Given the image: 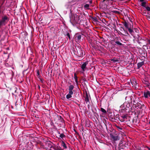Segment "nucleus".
<instances>
[{
	"label": "nucleus",
	"mask_w": 150,
	"mask_h": 150,
	"mask_svg": "<svg viewBox=\"0 0 150 150\" xmlns=\"http://www.w3.org/2000/svg\"><path fill=\"white\" fill-rule=\"evenodd\" d=\"M92 18L93 20L94 21H97L98 20L97 18L96 17H93Z\"/></svg>",
	"instance_id": "obj_35"
},
{
	"label": "nucleus",
	"mask_w": 150,
	"mask_h": 150,
	"mask_svg": "<svg viewBox=\"0 0 150 150\" xmlns=\"http://www.w3.org/2000/svg\"><path fill=\"white\" fill-rule=\"evenodd\" d=\"M49 142L50 143V141H49Z\"/></svg>",
	"instance_id": "obj_52"
},
{
	"label": "nucleus",
	"mask_w": 150,
	"mask_h": 150,
	"mask_svg": "<svg viewBox=\"0 0 150 150\" xmlns=\"http://www.w3.org/2000/svg\"><path fill=\"white\" fill-rule=\"evenodd\" d=\"M131 103H132L133 105H135V107H136V104L137 103L136 102L135 100L134 99L132 100V98H131Z\"/></svg>",
	"instance_id": "obj_19"
},
{
	"label": "nucleus",
	"mask_w": 150,
	"mask_h": 150,
	"mask_svg": "<svg viewBox=\"0 0 150 150\" xmlns=\"http://www.w3.org/2000/svg\"><path fill=\"white\" fill-rule=\"evenodd\" d=\"M74 88V86L72 85H70L69 86V93L66 96L67 99H69L71 97V95L73 94V92L74 91L73 90Z\"/></svg>",
	"instance_id": "obj_2"
},
{
	"label": "nucleus",
	"mask_w": 150,
	"mask_h": 150,
	"mask_svg": "<svg viewBox=\"0 0 150 150\" xmlns=\"http://www.w3.org/2000/svg\"><path fill=\"white\" fill-rule=\"evenodd\" d=\"M140 2H142L144 1H145V0H139Z\"/></svg>",
	"instance_id": "obj_44"
},
{
	"label": "nucleus",
	"mask_w": 150,
	"mask_h": 150,
	"mask_svg": "<svg viewBox=\"0 0 150 150\" xmlns=\"http://www.w3.org/2000/svg\"><path fill=\"white\" fill-rule=\"evenodd\" d=\"M115 0H108V2L109 4H111L113 2H115Z\"/></svg>",
	"instance_id": "obj_33"
},
{
	"label": "nucleus",
	"mask_w": 150,
	"mask_h": 150,
	"mask_svg": "<svg viewBox=\"0 0 150 150\" xmlns=\"http://www.w3.org/2000/svg\"><path fill=\"white\" fill-rule=\"evenodd\" d=\"M37 74H38V75H37V76H38V75H39V71H37Z\"/></svg>",
	"instance_id": "obj_42"
},
{
	"label": "nucleus",
	"mask_w": 150,
	"mask_h": 150,
	"mask_svg": "<svg viewBox=\"0 0 150 150\" xmlns=\"http://www.w3.org/2000/svg\"><path fill=\"white\" fill-rule=\"evenodd\" d=\"M89 106H90V105H88V108H89Z\"/></svg>",
	"instance_id": "obj_50"
},
{
	"label": "nucleus",
	"mask_w": 150,
	"mask_h": 150,
	"mask_svg": "<svg viewBox=\"0 0 150 150\" xmlns=\"http://www.w3.org/2000/svg\"><path fill=\"white\" fill-rule=\"evenodd\" d=\"M76 51L75 54L79 57H83L85 55V52L83 51L80 46H77L76 47Z\"/></svg>",
	"instance_id": "obj_1"
},
{
	"label": "nucleus",
	"mask_w": 150,
	"mask_h": 150,
	"mask_svg": "<svg viewBox=\"0 0 150 150\" xmlns=\"http://www.w3.org/2000/svg\"><path fill=\"white\" fill-rule=\"evenodd\" d=\"M116 127L117 128L118 130L121 131L122 129V128L116 125Z\"/></svg>",
	"instance_id": "obj_27"
},
{
	"label": "nucleus",
	"mask_w": 150,
	"mask_h": 150,
	"mask_svg": "<svg viewBox=\"0 0 150 150\" xmlns=\"http://www.w3.org/2000/svg\"><path fill=\"white\" fill-rule=\"evenodd\" d=\"M112 12L113 13H115L116 14H119L120 13L118 11H112Z\"/></svg>",
	"instance_id": "obj_32"
},
{
	"label": "nucleus",
	"mask_w": 150,
	"mask_h": 150,
	"mask_svg": "<svg viewBox=\"0 0 150 150\" xmlns=\"http://www.w3.org/2000/svg\"><path fill=\"white\" fill-rule=\"evenodd\" d=\"M85 100L87 102H88L89 100V98L87 93H86L85 97Z\"/></svg>",
	"instance_id": "obj_21"
},
{
	"label": "nucleus",
	"mask_w": 150,
	"mask_h": 150,
	"mask_svg": "<svg viewBox=\"0 0 150 150\" xmlns=\"http://www.w3.org/2000/svg\"><path fill=\"white\" fill-rule=\"evenodd\" d=\"M58 133L59 134H60V137L62 138L63 137H65V136L63 133L60 134V132L59 131H58Z\"/></svg>",
	"instance_id": "obj_24"
},
{
	"label": "nucleus",
	"mask_w": 150,
	"mask_h": 150,
	"mask_svg": "<svg viewBox=\"0 0 150 150\" xmlns=\"http://www.w3.org/2000/svg\"><path fill=\"white\" fill-rule=\"evenodd\" d=\"M137 150H141V148L140 147H138V148H137Z\"/></svg>",
	"instance_id": "obj_39"
},
{
	"label": "nucleus",
	"mask_w": 150,
	"mask_h": 150,
	"mask_svg": "<svg viewBox=\"0 0 150 150\" xmlns=\"http://www.w3.org/2000/svg\"><path fill=\"white\" fill-rule=\"evenodd\" d=\"M112 116H112V115H111V116H110V117L111 118V117H112Z\"/></svg>",
	"instance_id": "obj_47"
},
{
	"label": "nucleus",
	"mask_w": 150,
	"mask_h": 150,
	"mask_svg": "<svg viewBox=\"0 0 150 150\" xmlns=\"http://www.w3.org/2000/svg\"><path fill=\"white\" fill-rule=\"evenodd\" d=\"M89 5L88 4H86L84 6V8H87V9H89Z\"/></svg>",
	"instance_id": "obj_28"
},
{
	"label": "nucleus",
	"mask_w": 150,
	"mask_h": 150,
	"mask_svg": "<svg viewBox=\"0 0 150 150\" xmlns=\"http://www.w3.org/2000/svg\"><path fill=\"white\" fill-rule=\"evenodd\" d=\"M145 8L146 11H150V7L148 6L147 5L145 7Z\"/></svg>",
	"instance_id": "obj_29"
},
{
	"label": "nucleus",
	"mask_w": 150,
	"mask_h": 150,
	"mask_svg": "<svg viewBox=\"0 0 150 150\" xmlns=\"http://www.w3.org/2000/svg\"><path fill=\"white\" fill-rule=\"evenodd\" d=\"M120 59H117L116 57H114L112 59H110V60L114 62H119L120 61Z\"/></svg>",
	"instance_id": "obj_12"
},
{
	"label": "nucleus",
	"mask_w": 150,
	"mask_h": 150,
	"mask_svg": "<svg viewBox=\"0 0 150 150\" xmlns=\"http://www.w3.org/2000/svg\"><path fill=\"white\" fill-rule=\"evenodd\" d=\"M100 110L104 114L107 113L106 111L103 108H100Z\"/></svg>",
	"instance_id": "obj_26"
},
{
	"label": "nucleus",
	"mask_w": 150,
	"mask_h": 150,
	"mask_svg": "<svg viewBox=\"0 0 150 150\" xmlns=\"http://www.w3.org/2000/svg\"><path fill=\"white\" fill-rule=\"evenodd\" d=\"M147 18L148 20H150V14H148V16L147 17Z\"/></svg>",
	"instance_id": "obj_36"
},
{
	"label": "nucleus",
	"mask_w": 150,
	"mask_h": 150,
	"mask_svg": "<svg viewBox=\"0 0 150 150\" xmlns=\"http://www.w3.org/2000/svg\"><path fill=\"white\" fill-rule=\"evenodd\" d=\"M61 146L63 147V149H66L67 148V147L66 145V144L64 142L62 141L61 142Z\"/></svg>",
	"instance_id": "obj_15"
},
{
	"label": "nucleus",
	"mask_w": 150,
	"mask_h": 150,
	"mask_svg": "<svg viewBox=\"0 0 150 150\" xmlns=\"http://www.w3.org/2000/svg\"><path fill=\"white\" fill-rule=\"evenodd\" d=\"M88 62H86L84 63L81 66V67L82 70L83 71H85V69L86 68V66L87 64H88Z\"/></svg>",
	"instance_id": "obj_9"
},
{
	"label": "nucleus",
	"mask_w": 150,
	"mask_h": 150,
	"mask_svg": "<svg viewBox=\"0 0 150 150\" xmlns=\"http://www.w3.org/2000/svg\"><path fill=\"white\" fill-rule=\"evenodd\" d=\"M51 146L52 145H51L50 143H48V146H49V147H50V146Z\"/></svg>",
	"instance_id": "obj_41"
},
{
	"label": "nucleus",
	"mask_w": 150,
	"mask_h": 150,
	"mask_svg": "<svg viewBox=\"0 0 150 150\" xmlns=\"http://www.w3.org/2000/svg\"><path fill=\"white\" fill-rule=\"evenodd\" d=\"M115 42L116 44H117V45H118L121 46V45H122V44L120 42L118 41L115 40Z\"/></svg>",
	"instance_id": "obj_22"
},
{
	"label": "nucleus",
	"mask_w": 150,
	"mask_h": 150,
	"mask_svg": "<svg viewBox=\"0 0 150 150\" xmlns=\"http://www.w3.org/2000/svg\"><path fill=\"white\" fill-rule=\"evenodd\" d=\"M144 64V61H142V62L138 63L137 64L138 69H139V68H140Z\"/></svg>",
	"instance_id": "obj_13"
},
{
	"label": "nucleus",
	"mask_w": 150,
	"mask_h": 150,
	"mask_svg": "<svg viewBox=\"0 0 150 150\" xmlns=\"http://www.w3.org/2000/svg\"><path fill=\"white\" fill-rule=\"evenodd\" d=\"M144 96L145 98H147L148 96L150 97V92L149 91H147L146 92H144Z\"/></svg>",
	"instance_id": "obj_11"
},
{
	"label": "nucleus",
	"mask_w": 150,
	"mask_h": 150,
	"mask_svg": "<svg viewBox=\"0 0 150 150\" xmlns=\"http://www.w3.org/2000/svg\"><path fill=\"white\" fill-rule=\"evenodd\" d=\"M90 3H92V1H91L90 2Z\"/></svg>",
	"instance_id": "obj_49"
},
{
	"label": "nucleus",
	"mask_w": 150,
	"mask_h": 150,
	"mask_svg": "<svg viewBox=\"0 0 150 150\" xmlns=\"http://www.w3.org/2000/svg\"><path fill=\"white\" fill-rule=\"evenodd\" d=\"M120 116L119 114L116 115L115 116L113 115L112 117H111V118L112 119H114L115 120H119Z\"/></svg>",
	"instance_id": "obj_10"
},
{
	"label": "nucleus",
	"mask_w": 150,
	"mask_h": 150,
	"mask_svg": "<svg viewBox=\"0 0 150 150\" xmlns=\"http://www.w3.org/2000/svg\"><path fill=\"white\" fill-rule=\"evenodd\" d=\"M66 35L68 37L69 40L71 39L70 35L69 33L68 32H67L66 33Z\"/></svg>",
	"instance_id": "obj_31"
},
{
	"label": "nucleus",
	"mask_w": 150,
	"mask_h": 150,
	"mask_svg": "<svg viewBox=\"0 0 150 150\" xmlns=\"http://www.w3.org/2000/svg\"><path fill=\"white\" fill-rule=\"evenodd\" d=\"M59 117L60 118L61 120H63V119L62 117L61 116H59Z\"/></svg>",
	"instance_id": "obj_43"
},
{
	"label": "nucleus",
	"mask_w": 150,
	"mask_h": 150,
	"mask_svg": "<svg viewBox=\"0 0 150 150\" xmlns=\"http://www.w3.org/2000/svg\"><path fill=\"white\" fill-rule=\"evenodd\" d=\"M147 149L149 150H150V148H149V147H147Z\"/></svg>",
	"instance_id": "obj_45"
},
{
	"label": "nucleus",
	"mask_w": 150,
	"mask_h": 150,
	"mask_svg": "<svg viewBox=\"0 0 150 150\" xmlns=\"http://www.w3.org/2000/svg\"><path fill=\"white\" fill-rule=\"evenodd\" d=\"M119 144L120 145V147L122 148V150L128 146L127 143L124 141H123V142L120 141Z\"/></svg>",
	"instance_id": "obj_5"
},
{
	"label": "nucleus",
	"mask_w": 150,
	"mask_h": 150,
	"mask_svg": "<svg viewBox=\"0 0 150 150\" xmlns=\"http://www.w3.org/2000/svg\"><path fill=\"white\" fill-rule=\"evenodd\" d=\"M81 38V35L79 33H77L75 34L74 39L76 41L79 42L80 41Z\"/></svg>",
	"instance_id": "obj_7"
},
{
	"label": "nucleus",
	"mask_w": 150,
	"mask_h": 150,
	"mask_svg": "<svg viewBox=\"0 0 150 150\" xmlns=\"http://www.w3.org/2000/svg\"><path fill=\"white\" fill-rule=\"evenodd\" d=\"M38 88H40V86L39 85H38Z\"/></svg>",
	"instance_id": "obj_48"
},
{
	"label": "nucleus",
	"mask_w": 150,
	"mask_h": 150,
	"mask_svg": "<svg viewBox=\"0 0 150 150\" xmlns=\"http://www.w3.org/2000/svg\"><path fill=\"white\" fill-rule=\"evenodd\" d=\"M111 137L114 141H116L118 139V137L117 136L112 135L111 136Z\"/></svg>",
	"instance_id": "obj_17"
},
{
	"label": "nucleus",
	"mask_w": 150,
	"mask_h": 150,
	"mask_svg": "<svg viewBox=\"0 0 150 150\" xmlns=\"http://www.w3.org/2000/svg\"><path fill=\"white\" fill-rule=\"evenodd\" d=\"M143 83L144 84L146 87H149L150 86V83L149 79L147 78H145L142 81Z\"/></svg>",
	"instance_id": "obj_6"
},
{
	"label": "nucleus",
	"mask_w": 150,
	"mask_h": 150,
	"mask_svg": "<svg viewBox=\"0 0 150 150\" xmlns=\"http://www.w3.org/2000/svg\"><path fill=\"white\" fill-rule=\"evenodd\" d=\"M119 120L122 122H124L125 120L121 116H120Z\"/></svg>",
	"instance_id": "obj_30"
},
{
	"label": "nucleus",
	"mask_w": 150,
	"mask_h": 150,
	"mask_svg": "<svg viewBox=\"0 0 150 150\" xmlns=\"http://www.w3.org/2000/svg\"><path fill=\"white\" fill-rule=\"evenodd\" d=\"M149 123L150 124V121L149 122Z\"/></svg>",
	"instance_id": "obj_53"
},
{
	"label": "nucleus",
	"mask_w": 150,
	"mask_h": 150,
	"mask_svg": "<svg viewBox=\"0 0 150 150\" xmlns=\"http://www.w3.org/2000/svg\"><path fill=\"white\" fill-rule=\"evenodd\" d=\"M50 148L51 149H53L54 150H63V149H62L59 146H57L56 145H54V146H50Z\"/></svg>",
	"instance_id": "obj_8"
},
{
	"label": "nucleus",
	"mask_w": 150,
	"mask_h": 150,
	"mask_svg": "<svg viewBox=\"0 0 150 150\" xmlns=\"http://www.w3.org/2000/svg\"><path fill=\"white\" fill-rule=\"evenodd\" d=\"M8 19V18L6 16H5L3 17L1 19L0 21V27L3 25H5L6 22V21Z\"/></svg>",
	"instance_id": "obj_4"
},
{
	"label": "nucleus",
	"mask_w": 150,
	"mask_h": 150,
	"mask_svg": "<svg viewBox=\"0 0 150 150\" xmlns=\"http://www.w3.org/2000/svg\"><path fill=\"white\" fill-rule=\"evenodd\" d=\"M147 5V3L146 1H144L143 2H142L141 6L145 8Z\"/></svg>",
	"instance_id": "obj_16"
},
{
	"label": "nucleus",
	"mask_w": 150,
	"mask_h": 150,
	"mask_svg": "<svg viewBox=\"0 0 150 150\" xmlns=\"http://www.w3.org/2000/svg\"><path fill=\"white\" fill-rule=\"evenodd\" d=\"M134 84L136 86H138L137 85V82L136 81H134Z\"/></svg>",
	"instance_id": "obj_40"
},
{
	"label": "nucleus",
	"mask_w": 150,
	"mask_h": 150,
	"mask_svg": "<svg viewBox=\"0 0 150 150\" xmlns=\"http://www.w3.org/2000/svg\"><path fill=\"white\" fill-rule=\"evenodd\" d=\"M50 148V150H54V149H53L52 148V149H51V148Z\"/></svg>",
	"instance_id": "obj_46"
},
{
	"label": "nucleus",
	"mask_w": 150,
	"mask_h": 150,
	"mask_svg": "<svg viewBox=\"0 0 150 150\" xmlns=\"http://www.w3.org/2000/svg\"><path fill=\"white\" fill-rule=\"evenodd\" d=\"M125 120V119H127V116L126 115H124L121 116Z\"/></svg>",
	"instance_id": "obj_34"
},
{
	"label": "nucleus",
	"mask_w": 150,
	"mask_h": 150,
	"mask_svg": "<svg viewBox=\"0 0 150 150\" xmlns=\"http://www.w3.org/2000/svg\"><path fill=\"white\" fill-rule=\"evenodd\" d=\"M123 24L125 27L127 28H129V25L127 23V22L126 21H125L124 23H123Z\"/></svg>",
	"instance_id": "obj_20"
},
{
	"label": "nucleus",
	"mask_w": 150,
	"mask_h": 150,
	"mask_svg": "<svg viewBox=\"0 0 150 150\" xmlns=\"http://www.w3.org/2000/svg\"><path fill=\"white\" fill-rule=\"evenodd\" d=\"M114 149L115 150H122V148L120 147V144L118 146L116 145L115 147L114 148Z\"/></svg>",
	"instance_id": "obj_14"
},
{
	"label": "nucleus",
	"mask_w": 150,
	"mask_h": 150,
	"mask_svg": "<svg viewBox=\"0 0 150 150\" xmlns=\"http://www.w3.org/2000/svg\"><path fill=\"white\" fill-rule=\"evenodd\" d=\"M127 34H128V32H127Z\"/></svg>",
	"instance_id": "obj_51"
},
{
	"label": "nucleus",
	"mask_w": 150,
	"mask_h": 150,
	"mask_svg": "<svg viewBox=\"0 0 150 150\" xmlns=\"http://www.w3.org/2000/svg\"><path fill=\"white\" fill-rule=\"evenodd\" d=\"M74 79H75V81L76 83L77 84H78V77H77V76H76V73H75L74 74Z\"/></svg>",
	"instance_id": "obj_18"
},
{
	"label": "nucleus",
	"mask_w": 150,
	"mask_h": 150,
	"mask_svg": "<svg viewBox=\"0 0 150 150\" xmlns=\"http://www.w3.org/2000/svg\"><path fill=\"white\" fill-rule=\"evenodd\" d=\"M128 29V31L129 33L131 34L132 35L133 33H134L133 30L130 28H127Z\"/></svg>",
	"instance_id": "obj_23"
},
{
	"label": "nucleus",
	"mask_w": 150,
	"mask_h": 150,
	"mask_svg": "<svg viewBox=\"0 0 150 150\" xmlns=\"http://www.w3.org/2000/svg\"><path fill=\"white\" fill-rule=\"evenodd\" d=\"M103 3L106 4H109V2H108V0H103Z\"/></svg>",
	"instance_id": "obj_25"
},
{
	"label": "nucleus",
	"mask_w": 150,
	"mask_h": 150,
	"mask_svg": "<svg viewBox=\"0 0 150 150\" xmlns=\"http://www.w3.org/2000/svg\"><path fill=\"white\" fill-rule=\"evenodd\" d=\"M40 81H41V82L42 83H43V81H44V80L43 79H40Z\"/></svg>",
	"instance_id": "obj_38"
},
{
	"label": "nucleus",
	"mask_w": 150,
	"mask_h": 150,
	"mask_svg": "<svg viewBox=\"0 0 150 150\" xmlns=\"http://www.w3.org/2000/svg\"><path fill=\"white\" fill-rule=\"evenodd\" d=\"M80 16L73 15L72 16L71 19V21L74 24L78 23L80 20Z\"/></svg>",
	"instance_id": "obj_3"
},
{
	"label": "nucleus",
	"mask_w": 150,
	"mask_h": 150,
	"mask_svg": "<svg viewBox=\"0 0 150 150\" xmlns=\"http://www.w3.org/2000/svg\"><path fill=\"white\" fill-rule=\"evenodd\" d=\"M147 42H148V43L150 45V38L147 39Z\"/></svg>",
	"instance_id": "obj_37"
}]
</instances>
